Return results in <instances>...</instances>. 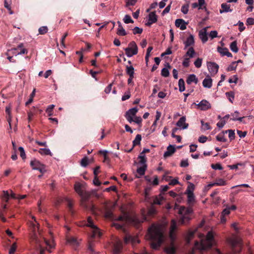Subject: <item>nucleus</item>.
I'll return each instance as SVG.
<instances>
[{"label": "nucleus", "instance_id": "1", "mask_svg": "<svg viewBox=\"0 0 254 254\" xmlns=\"http://www.w3.org/2000/svg\"><path fill=\"white\" fill-rule=\"evenodd\" d=\"M164 228L161 225H152L148 229L147 236L151 241V247L157 250L164 241Z\"/></svg>", "mask_w": 254, "mask_h": 254}, {"label": "nucleus", "instance_id": "2", "mask_svg": "<svg viewBox=\"0 0 254 254\" xmlns=\"http://www.w3.org/2000/svg\"><path fill=\"white\" fill-rule=\"evenodd\" d=\"M177 223L175 220H172L170 229V237L172 240L171 245L165 248L164 251L167 254H175L176 250L173 245V241L176 239L175 231L177 229Z\"/></svg>", "mask_w": 254, "mask_h": 254}, {"label": "nucleus", "instance_id": "3", "mask_svg": "<svg viewBox=\"0 0 254 254\" xmlns=\"http://www.w3.org/2000/svg\"><path fill=\"white\" fill-rule=\"evenodd\" d=\"M146 219L145 216L142 220H140L135 215H131L128 213H124L122 216H119L117 220L118 221H123L127 224H132L137 227L140 223L143 222Z\"/></svg>", "mask_w": 254, "mask_h": 254}, {"label": "nucleus", "instance_id": "4", "mask_svg": "<svg viewBox=\"0 0 254 254\" xmlns=\"http://www.w3.org/2000/svg\"><path fill=\"white\" fill-rule=\"evenodd\" d=\"M214 244L213 235L212 232H208L205 240L201 241L200 247H198V243L195 242V247L201 250H206L210 248Z\"/></svg>", "mask_w": 254, "mask_h": 254}, {"label": "nucleus", "instance_id": "5", "mask_svg": "<svg viewBox=\"0 0 254 254\" xmlns=\"http://www.w3.org/2000/svg\"><path fill=\"white\" fill-rule=\"evenodd\" d=\"M192 212V210L191 208H186L184 206H181L179 210V214L181 215L180 219L181 224L185 225L188 223L191 219L190 215Z\"/></svg>", "mask_w": 254, "mask_h": 254}, {"label": "nucleus", "instance_id": "6", "mask_svg": "<svg viewBox=\"0 0 254 254\" xmlns=\"http://www.w3.org/2000/svg\"><path fill=\"white\" fill-rule=\"evenodd\" d=\"M32 229H33V235L31 236V239L33 241H34L36 244L39 245V247L40 249V254H44L45 250L41 247V245L40 244V241L38 238L37 235L36 234V230H37L38 231H39V224H37V225L34 223L31 224Z\"/></svg>", "mask_w": 254, "mask_h": 254}, {"label": "nucleus", "instance_id": "7", "mask_svg": "<svg viewBox=\"0 0 254 254\" xmlns=\"http://www.w3.org/2000/svg\"><path fill=\"white\" fill-rule=\"evenodd\" d=\"M228 242L231 245L234 253H239L240 252L241 244V240L239 238L237 237L230 238Z\"/></svg>", "mask_w": 254, "mask_h": 254}, {"label": "nucleus", "instance_id": "8", "mask_svg": "<svg viewBox=\"0 0 254 254\" xmlns=\"http://www.w3.org/2000/svg\"><path fill=\"white\" fill-rule=\"evenodd\" d=\"M125 50L127 56L128 57H131L137 54L138 48L136 43L132 41L128 44V47L125 49Z\"/></svg>", "mask_w": 254, "mask_h": 254}, {"label": "nucleus", "instance_id": "9", "mask_svg": "<svg viewBox=\"0 0 254 254\" xmlns=\"http://www.w3.org/2000/svg\"><path fill=\"white\" fill-rule=\"evenodd\" d=\"M30 165L33 170H38L41 173H43L46 171L45 165L41 163L38 160H32L30 162Z\"/></svg>", "mask_w": 254, "mask_h": 254}, {"label": "nucleus", "instance_id": "10", "mask_svg": "<svg viewBox=\"0 0 254 254\" xmlns=\"http://www.w3.org/2000/svg\"><path fill=\"white\" fill-rule=\"evenodd\" d=\"M138 110L136 107H134L130 109L126 112L125 117L129 123L133 122V119L135 117Z\"/></svg>", "mask_w": 254, "mask_h": 254}, {"label": "nucleus", "instance_id": "11", "mask_svg": "<svg viewBox=\"0 0 254 254\" xmlns=\"http://www.w3.org/2000/svg\"><path fill=\"white\" fill-rule=\"evenodd\" d=\"M207 65L208 69L211 75L216 74L218 70L219 65L214 62H207Z\"/></svg>", "mask_w": 254, "mask_h": 254}, {"label": "nucleus", "instance_id": "12", "mask_svg": "<svg viewBox=\"0 0 254 254\" xmlns=\"http://www.w3.org/2000/svg\"><path fill=\"white\" fill-rule=\"evenodd\" d=\"M197 108L200 110L206 111L211 108V104L206 100H202L198 104H196Z\"/></svg>", "mask_w": 254, "mask_h": 254}, {"label": "nucleus", "instance_id": "13", "mask_svg": "<svg viewBox=\"0 0 254 254\" xmlns=\"http://www.w3.org/2000/svg\"><path fill=\"white\" fill-rule=\"evenodd\" d=\"M157 21V15L155 12H151L148 15V21L146 23L147 26H150L153 23H155Z\"/></svg>", "mask_w": 254, "mask_h": 254}, {"label": "nucleus", "instance_id": "14", "mask_svg": "<svg viewBox=\"0 0 254 254\" xmlns=\"http://www.w3.org/2000/svg\"><path fill=\"white\" fill-rule=\"evenodd\" d=\"M186 119L185 116L181 117L176 123V125L183 129L187 128L189 124L186 123Z\"/></svg>", "mask_w": 254, "mask_h": 254}, {"label": "nucleus", "instance_id": "15", "mask_svg": "<svg viewBox=\"0 0 254 254\" xmlns=\"http://www.w3.org/2000/svg\"><path fill=\"white\" fill-rule=\"evenodd\" d=\"M207 27L204 28L199 32V36L203 43H205L208 40L207 35Z\"/></svg>", "mask_w": 254, "mask_h": 254}, {"label": "nucleus", "instance_id": "16", "mask_svg": "<svg viewBox=\"0 0 254 254\" xmlns=\"http://www.w3.org/2000/svg\"><path fill=\"white\" fill-rule=\"evenodd\" d=\"M67 242L75 250L78 247L79 243L77 239L74 237H70L67 239Z\"/></svg>", "mask_w": 254, "mask_h": 254}, {"label": "nucleus", "instance_id": "17", "mask_svg": "<svg viewBox=\"0 0 254 254\" xmlns=\"http://www.w3.org/2000/svg\"><path fill=\"white\" fill-rule=\"evenodd\" d=\"M187 23L182 19H177L175 21V25L180 27V29L184 30L187 28Z\"/></svg>", "mask_w": 254, "mask_h": 254}, {"label": "nucleus", "instance_id": "18", "mask_svg": "<svg viewBox=\"0 0 254 254\" xmlns=\"http://www.w3.org/2000/svg\"><path fill=\"white\" fill-rule=\"evenodd\" d=\"M176 149L174 146L170 145L167 148V151L164 153V157L167 158L173 155L175 152Z\"/></svg>", "mask_w": 254, "mask_h": 254}, {"label": "nucleus", "instance_id": "19", "mask_svg": "<svg viewBox=\"0 0 254 254\" xmlns=\"http://www.w3.org/2000/svg\"><path fill=\"white\" fill-rule=\"evenodd\" d=\"M122 248V243L120 241H117L114 245L113 254H119Z\"/></svg>", "mask_w": 254, "mask_h": 254}, {"label": "nucleus", "instance_id": "20", "mask_svg": "<svg viewBox=\"0 0 254 254\" xmlns=\"http://www.w3.org/2000/svg\"><path fill=\"white\" fill-rule=\"evenodd\" d=\"M198 80L195 75L192 74L189 75L186 80L187 83L188 84H190L192 82H194L195 84H197Z\"/></svg>", "mask_w": 254, "mask_h": 254}, {"label": "nucleus", "instance_id": "21", "mask_svg": "<svg viewBox=\"0 0 254 254\" xmlns=\"http://www.w3.org/2000/svg\"><path fill=\"white\" fill-rule=\"evenodd\" d=\"M221 9H220V13H222L223 12H232V9L230 8V5L226 3H223L221 5Z\"/></svg>", "mask_w": 254, "mask_h": 254}, {"label": "nucleus", "instance_id": "22", "mask_svg": "<svg viewBox=\"0 0 254 254\" xmlns=\"http://www.w3.org/2000/svg\"><path fill=\"white\" fill-rule=\"evenodd\" d=\"M165 66L166 67L163 68L161 70V75L163 77H167L169 76L170 72L169 69H170L171 66L169 63H167Z\"/></svg>", "mask_w": 254, "mask_h": 254}, {"label": "nucleus", "instance_id": "23", "mask_svg": "<svg viewBox=\"0 0 254 254\" xmlns=\"http://www.w3.org/2000/svg\"><path fill=\"white\" fill-rule=\"evenodd\" d=\"M217 49L219 53H220L222 56H227L228 57H232V55L229 52L228 49L218 47Z\"/></svg>", "mask_w": 254, "mask_h": 254}, {"label": "nucleus", "instance_id": "24", "mask_svg": "<svg viewBox=\"0 0 254 254\" xmlns=\"http://www.w3.org/2000/svg\"><path fill=\"white\" fill-rule=\"evenodd\" d=\"M202 85L205 88H210L212 85V79L210 77L205 78L203 80Z\"/></svg>", "mask_w": 254, "mask_h": 254}, {"label": "nucleus", "instance_id": "25", "mask_svg": "<svg viewBox=\"0 0 254 254\" xmlns=\"http://www.w3.org/2000/svg\"><path fill=\"white\" fill-rule=\"evenodd\" d=\"M5 112L8 115V117L7 118V122H8L9 128L10 129L11 128V122L12 119V116L11 114V107L10 106H7L5 108Z\"/></svg>", "mask_w": 254, "mask_h": 254}, {"label": "nucleus", "instance_id": "26", "mask_svg": "<svg viewBox=\"0 0 254 254\" xmlns=\"http://www.w3.org/2000/svg\"><path fill=\"white\" fill-rule=\"evenodd\" d=\"M194 41L193 35H190V36L187 39L186 41L184 42L185 47L187 48L189 46H192L194 44Z\"/></svg>", "mask_w": 254, "mask_h": 254}, {"label": "nucleus", "instance_id": "27", "mask_svg": "<svg viewBox=\"0 0 254 254\" xmlns=\"http://www.w3.org/2000/svg\"><path fill=\"white\" fill-rule=\"evenodd\" d=\"M189 185L187 187V189L186 190L185 194H193V190H194V185L190 182L189 183Z\"/></svg>", "mask_w": 254, "mask_h": 254}, {"label": "nucleus", "instance_id": "28", "mask_svg": "<svg viewBox=\"0 0 254 254\" xmlns=\"http://www.w3.org/2000/svg\"><path fill=\"white\" fill-rule=\"evenodd\" d=\"M39 153L42 155L52 156V153L50 150L48 148H40L39 150Z\"/></svg>", "mask_w": 254, "mask_h": 254}, {"label": "nucleus", "instance_id": "29", "mask_svg": "<svg viewBox=\"0 0 254 254\" xmlns=\"http://www.w3.org/2000/svg\"><path fill=\"white\" fill-rule=\"evenodd\" d=\"M239 114V112L237 111H236L234 114H232V116L233 117L231 120L233 121H239L240 122H242L243 119L245 118L243 117H238V115Z\"/></svg>", "mask_w": 254, "mask_h": 254}, {"label": "nucleus", "instance_id": "30", "mask_svg": "<svg viewBox=\"0 0 254 254\" xmlns=\"http://www.w3.org/2000/svg\"><path fill=\"white\" fill-rule=\"evenodd\" d=\"M141 167H140L137 169V173L139 176H142L144 174L145 170L147 168L146 165H142Z\"/></svg>", "mask_w": 254, "mask_h": 254}, {"label": "nucleus", "instance_id": "31", "mask_svg": "<svg viewBox=\"0 0 254 254\" xmlns=\"http://www.w3.org/2000/svg\"><path fill=\"white\" fill-rule=\"evenodd\" d=\"M205 4L204 0H198V3L194 2L191 4V6L193 8H195L199 6V9L202 8L201 6Z\"/></svg>", "mask_w": 254, "mask_h": 254}, {"label": "nucleus", "instance_id": "32", "mask_svg": "<svg viewBox=\"0 0 254 254\" xmlns=\"http://www.w3.org/2000/svg\"><path fill=\"white\" fill-rule=\"evenodd\" d=\"M178 85H179V91L180 92H183L185 90V81L183 80V79L181 78L179 79L178 82Z\"/></svg>", "mask_w": 254, "mask_h": 254}, {"label": "nucleus", "instance_id": "33", "mask_svg": "<svg viewBox=\"0 0 254 254\" xmlns=\"http://www.w3.org/2000/svg\"><path fill=\"white\" fill-rule=\"evenodd\" d=\"M93 230L92 231V237L94 238L96 236L100 237L101 235V233L99 231L98 228L96 226L95 228H92Z\"/></svg>", "mask_w": 254, "mask_h": 254}, {"label": "nucleus", "instance_id": "34", "mask_svg": "<svg viewBox=\"0 0 254 254\" xmlns=\"http://www.w3.org/2000/svg\"><path fill=\"white\" fill-rule=\"evenodd\" d=\"M164 198L161 194L159 195L158 196H156L153 200V204H161L162 201Z\"/></svg>", "mask_w": 254, "mask_h": 254}, {"label": "nucleus", "instance_id": "35", "mask_svg": "<svg viewBox=\"0 0 254 254\" xmlns=\"http://www.w3.org/2000/svg\"><path fill=\"white\" fill-rule=\"evenodd\" d=\"M74 190L79 195H82L83 192L81 190V186L79 183H76L74 185Z\"/></svg>", "mask_w": 254, "mask_h": 254}, {"label": "nucleus", "instance_id": "36", "mask_svg": "<svg viewBox=\"0 0 254 254\" xmlns=\"http://www.w3.org/2000/svg\"><path fill=\"white\" fill-rule=\"evenodd\" d=\"M141 140V135L140 134H137L134 140L133 141V147L139 145Z\"/></svg>", "mask_w": 254, "mask_h": 254}, {"label": "nucleus", "instance_id": "37", "mask_svg": "<svg viewBox=\"0 0 254 254\" xmlns=\"http://www.w3.org/2000/svg\"><path fill=\"white\" fill-rule=\"evenodd\" d=\"M117 34L119 36H125L127 35V32H126L125 29L123 28V26H121L118 27Z\"/></svg>", "mask_w": 254, "mask_h": 254}, {"label": "nucleus", "instance_id": "38", "mask_svg": "<svg viewBox=\"0 0 254 254\" xmlns=\"http://www.w3.org/2000/svg\"><path fill=\"white\" fill-rule=\"evenodd\" d=\"M230 49L234 53H237L238 51V48L237 47V44L236 41H234L230 44Z\"/></svg>", "mask_w": 254, "mask_h": 254}, {"label": "nucleus", "instance_id": "39", "mask_svg": "<svg viewBox=\"0 0 254 254\" xmlns=\"http://www.w3.org/2000/svg\"><path fill=\"white\" fill-rule=\"evenodd\" d=\"M138 158L139 159V163L141 165H146V159L145 157V155L144 154H142V153H140V155L138 156Z\"/></svg>", "mask_w": 254, "mask_h": 254}, {"label": "nucleus", "instance_id": "40", "mask_svg": "<svg viewBox=\"0 0 254 254\" xmlns=\"http://www.w3.org/2000/svg\"><path fill=\"white\" fill-rule=\"evenodd\" d=\"M189 8V2H187V3L183 5L181 7V11L185 14L188 13Z\"/></svg>", "mask_w": 254, "mask_h": 254}, {"label": "nucleus", "instance_id": "41", "mask_svg": "<svg viewBox=\"0 0 254 254\" xmlns=\"http://www.w3.org/2000/svg\"><path fill=\"white\" fill-rule=\"evenodd\" d=\"M127 73L129 76H133L134 68L132 66H127Z\"/></svg>", "mask_w": 254, "mask_h": 254}, {"label": "nucleus", "instance_id": "42", "mask_svg": "<svg viewBox=\"0 0 254 254\" xmlns=\"http://www.w3.org/2000/svg\"><path fill=\"white\" fill-rule=\"evenodd\" d=\"M124 22L126 24L133 23V21L129 15H126L123 19Z\"/></svg>", "mask_w": 254, "mask_h": 254}, {"label": "nucleus", "instance_id": "43", "mask_svg": "<svg viewBox=\"0 0 254 254\" xmlns=\"http://www.w3.org/2000/svg\"><path fill=\"white\" fill-rule=\"evenodd\" d=\"M226 95L228 98V100L231 103H233V101L235 97L234 93L233 92H228L226 93Z\"/></svg>", "mask_w": 254, "mask_h": 254}, {"label": "nucleus", "instance_id": "44", "mask_svg": "<svg viewBox=\"0 0 254 254\" xmlns=\"http://www.w3.org/2000/svg\"><path fill=\"white\" fill-rule=\"evenodd\" d=\"M48 28L47 26H42L38 29L39 34L43 35L48 32Z\"/></svg>", "mask_w": 254, "mask_h": 254}, {"label": "nucleus", "instance_id": "45", "mask_svg": "<svg viewBox=\"0 0 254 254\" xmlns=\"http://www.w3.org/2000/svg\"><path fill=\"white\" fill-rule=\"evenodd\" d=\"M195 54V51L192 47H190L187 52L186 53V55L189 56L190 58H193L194 55Z\"/></svg>", "mask_w": 254, "mask_h": 254}, {"label": "nucleus", "instance_id": "46", "mask_svg": "<svg viewBox=\"0 0 254 254\" xmlns=\"http://www.w3.org/2000/svg\"><path fill=\"white\" fill-rule=\"evenodd\" d=\"M216 139L221 142H225L226 141L227 139L224 136V133L222 132V133H219L218 135L216 136Z\"/></svg>", "mask_w": 254, "mask_h": 254}, {"label": "nucleus", "instance_id": "47", "mask_svg": "<svg viewBox=\"0 0 254 254\" xmlns=\"http://www.w3.org/2000/svg\"><path fill=\"white\" fill-rule=\"evenodd\" d=\"M55 107L54 105H51L48 107L46 112L48 114L49 116H51L53 115V110Z\"/></svg>", "mask_w": 254, "mask_h": 254}, {"label": "nucleus", "instance_id": "48", "mask_svg": "<svg viewBox=\"0 0 254 254\" xmlns=\"http://www.w3.org/2000/svg\"><path fill=\"white\" fill-rule=\"evenodd\" d=\"M196 230H197V229H195L193 231L189 232V233L187 236V238L188 243H190V240L193 238V235H194V233H195V232L196 231Z\"/></svg>", "mask_w": 254, "mask_h": 254}, {"label": "nucleus", "instance_id": "49", "mask_svg": "<svg viewBox=\"0 0 254 254\" xmlns=\"http://www.w3.org/2000/svg\"><path fill=\"white\" fill-rule=\"evenodd\" d=\"M188 196V202L189 204L193 203L195 201L194 194H189Z\"/></svg>", "mask_w": 254, "mask_h": 254}, {"label": "nucleus", "instance_id": "50", "mask_svg": "<svg viewBox=\"0 0 254 254\" xmlns=\"http://www.w3.org/2000/svg\"><path fill=\"white\" fill-rule=\"evenodd\" d=\"M88 164V159L87 157H84L80 162V164L82 167H86Z\"/></svg>", "mask_w": 254, "mask_h": 254}, {"label": "nucleus", "instance_id": "51", "mask_svg": "<svg viewBox=\"0 0 254 254\" xmlns=\"http://www.w3.org/2000/svg\"><path fill=\"white\" fill-rule=\"evenodd\" d=\"M137 0H126V7H128L129 6H133L135 4Z\"/></svg>", "mask_w": 254, "mask_h": 254}, {"label": "nucleus", "instance_id": "52", "mask_svg": "<svg viewBox=\"0 0 254 254\" xmlns=\"http://www.w3.org/2000/svg\"><path fill=\"white\" fill-rule=\"evenodd\" d=\"M227 132H229V137L230 138V140H233L235 137L234 131L232 129H229L225 131V133H227Z\"/></svg>", "mask_w": 254, "mask_h": 254}, {"label": "nucleus", "instance_id": "53", "mask_svg": "<svg viewBox=\"0 0 254 254\" xmlns=\"http://www.w3.org/2000/svg\"><path fill=\"white\" fill-rule=\"evenodd\" d=\"M91 193L89 192H83L82 193V195H80V196H81L82 198L84 200H88L90 196Z\"/></svg>", "mask_w": 254, "mask_h": 254}, {"label": "nucleus", "instance_id": "54", "mask_svg": "<svg viewBox=\"0 0 254 254\" xmlns=\"http://www.w3.org/2000/svg\"><path fill=\"white\" fill-rule=\"evenodd\" d=\"M17 248L16 243H14L12 244L9 250V254H14Z\"/></svg>", "mask_w": 254, "mask_h": 254}, {"label": "nucleus", "instance_id": "55", "mask_svg": "<svg viewBox=\"0 0 254 254\" xmlns=\"http://www.w3.org/2000/svg\"><path fill=\"white\" fill-rule=\"evenodd\" d=\"M18 150L20 152V157L22 159L24 160L26 158V154L24 148L22 147H19L18 148Z\"/></svg>", "mask_w": 254, "mask_h": 254}, {"label": "nucleus", "instance_id": "56", "mask_svg": "<svg viewBox=\"0 0 254 254\" xmlns=\"http://www.w3.org/2000/svg\"><path fill=\"white\" fill-rule=\"evenodd\" d=\"M202 59L200 58H197V60L194 62V64L195 66L197 68H199L201 66L202 64Z\"/></svg>", "mask_w": 254, "mask_h": 254}, {"label": "nucleus", "instance_id": "57", "mask_svg": "<svg viewBox=\"0 0 254 254\" xmlns=\"http://www.w3.org/2000/svg\"><path fill=\"white\" fill-rule=\"evenodd\" d=\"M87 226L88 227H90L91 228H95L96 226L93 224L92 219L91 217H88L87 218Z\"/></svg>", "mask_w": 254, "mask_h": 254}, {"label": "nucleus", "instance_id": "58", "mask_svg": "<svg viewBox=\"0 0 254 254\" xmlns=\"http://www.w3.org/2000/svg\"><path fill=\"white\" fill-rule=\"evenodd\" d=\"M99 153L103 155L104 157V161H109V158L107 156L108 151L107 150H100Z\"/></svg>", "mask_w": 254, "mask_h": 254}, {"label": "nucleus", "instance_id": "59", "mask_svg": "<svg viewBox=\"0 0 254 254\" xmlns=\"http://www.w3.org/2000/svg\"><path fill=\"white\" fill-rule=\"evenodd\" d=\"M133 34L135 35L136 34H141L142 31H143V30L142 28H140L138 27H135L133 29Z\"/></svg>", "mask_w": 254, "mask_h": 254}, {"label": "nucleus", "instance_id": "60", "mask_svg": "<svg viewBox=\"0 0 254 254\" xmlns=\"http://www.w3.org/2000/svg\"><path fill=\"white\" fill-rule=\"evenodd\" d=\"M236 67H237L236 62H233L227 67V70L228 71L234 70L236 68Z\"/></svg>", "mask_w": 254, "mask_h": 254}, {"label": "nucleus", "instance_id": "61", "mask_svg": "<svg viewBox=\"0 0 254 254\" xmlns=\"http://www.w3.org/2000/svg\"><path fill=\"white\" fill-rule=\"evenodd\" d=\"M2 197L5 200L6 202H8L9 198V194L8 191L3 190Z\"/></svg>", "mask_w": 254, "mask_h": 254}, {"label": "nucleus", "instance_id": "62", "mask_svg": "<svg viewBox=\"0 0 254 254\" xmlns=\"http://www.w3.org/2000/svg\"><path fill=\"white\" fill-rule=\"evenodd\" d=\"M155 213H156L155 208L154 207V206H151L148 210V215L151 216V215H154Z\"/></svg>", "mask_w": 254, "mask_h": 254}, {"label": "nucleus", "instance_id": "63", "mask_svg": "<svg viewBox=\"0 0 254 254\" xmlns=\"http://www.w3.org/2000/svg\"><path fill=\"white\" fill-rule=\"evenodd\" d=\"M211 167L212 169L215 170H222L223 169L222 166L219 163H217L215 164H211Z\"/></svg>", "mask_w": 254, "mask_h": 254}, {"label": "nucleus", "instance_id": "64", "mask_svg": "<svg viewBox=\"0 0 254 254\" xmlns=\"http://www.w3.org/2000/svg\"><path fill=\"white\" fill-rule=\"evenodd\" d=\"M215 184L216 185L218 186H224L226 185V182L223 179H220L217 180L216 182H215Z\"/></svg>", "mask_w": 254, "mask_h": 254}]
</instances>
